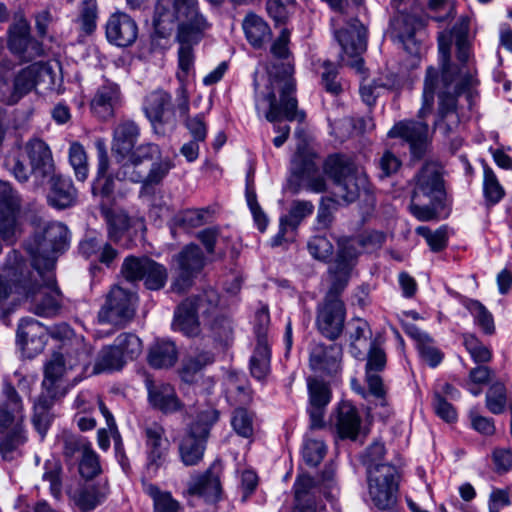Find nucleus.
Here are the masks:
<instances>
[{"label":"nucleus","instance_id":"39","mask_svg":"<svg viewBox=\"0 0 512 512\" xmlns=\"http://www.w3.org/2000/svg\"><path fill=\"white\" fill-rule=\"evenodd\" d=\"M353 163L344 155H330L324 162V173L335 183L344 185L351 172H353Z\"/></svg>","mask_w":512,"mask_h":512},{"label":"nucleus","instance_id":"46","mask_svg":"<svg viewBox=\"0 0 512 512\" xmlns=\"http://www.w3.org/2000/svg\"><path fill=\"white\" fill-rule=\"evenodd\" d=\"M143 490L153 500V512H179L180 504L170 492L161 491L150 483H144Z\"/></svg>","mask_w":512,"mask_h":512},{"label":"nucleus","instance_id":"32","mask_svg":"<svg viewBox=\"0 0 512 512\" xmlns=\"http://www.w3.org/2000/svg\"><path fill=\"white\" fill-rule=\"evenodd\" d=\"M417 196V194H414ZM445 194L435 195L430 198L429 204H417L416 197H413L410 205L411 213L421 221H430L433 219H444L448 217L450 209L447 204Z\"/></svg>","mask_w":512,"mask_h":512},{"label":"nucleus","instance_id":"55","mask_svg":"<svg viewBox=\"0 0 512 512\" xmlns=\"http://www.w3.org/2000/svg\"><path fill=\"white\" fill-rule=\"evenodd\" d=\"M416 233L425 238L430 249L434 252L441 251L447 245L448 237L445 227H440L435 231H431L426 226L416 228Z\"/></svg>","mask_w":512,"mask_h":512},{"label":"nucleus","instance_id":"63","mask_svg":"<svg viewBox=\"0 0 512 512\" xmlns=\"http://www.w3.org/2000/svg\"><path fill=\"white\" fill-rule=\"evenodd\" d=\"M295 0H267L266 9L269 16L278 24H284L289 18L290 8Z\"/></svg>","mask_w":512,"mask_h":512},{"label":"nucleus","instance_id":"36","mask_svg":"<svg viewBox=\"0 0 512 512\" xmlns=\"http://www.w3.org/2000/svg\"><path fill=\"white\" fill-rule=\"evenodd\" d=\"M178 353L173 342L168 340H158L150 348L148 361L156 368H168L177 361Z\"/></svg>","mask_w":512,"mask_h":512},{"label":"nucleus","instance_id":"29","mask_svg":"<svg viewBox=\"0 0 512 512\" xmlns=\"http://www.w3.org/2000/svg\"><path fill=\"white\" fill-rule=\"evenodd\" d=\"M18 200L14 194H0V236L12 242L18 231Z\"/></svg>","mask_w":512,"mask_h":512},{"label":"nucleus","instance_id":"28","mask_svg":"<svg viewBox=\"0 0 512 512\" xmlns=\"http://www.w3.org/2000/svg\"><path fill=\"white\" fill-rule=\"evenodd\" d=\"M331 422L340 438L355 439L359 433L361 419L351 403L341 402Z\"/></svg>","mask_w":512,"mask_h":512},{"label":"nucleus","instance_id":"64","mask_svg":"<svg viewBox=\"0 0 512 512\" xmlns=\"http://www.w3.org/2000/svg\"><path fill=\"white\" fill-rule=\"evenodd\" d=\"M207 213L204 210L191 209L177 215L175 222L185 230L193 229L206 222Z\"/></svg>","mask_w":512,"mask_h":512},{"label":"nucleus","instance_id":"27","mask_svg":"<svg viewBox=\"0 0 512 512\" xmlns=\"http://www.w3.org/2000/svg\"><path fill=\"white\" fill-rule=\"evenodd\" d=\"M200 301L187 299L177 308L172 327L175 331H180L188 337H194L199 334L200 327L197 319V311L200 309Z\"/></svg>","mask_w":512,"mask_h":512},{"label":"nucleus","instance_id":"17","mask_svg":"<svg viewBox=\"0 0 512 512\" xmlns=\"http://www.w3.org/2000/svg\"><path fill=\"white\" fill-rule=\"evenodd\" d=\"M136 295L122 287L111 289L105 305L98 314L100 323L122 324L131 319L135 312Z\"/></svg>","mask_w":512,"mask_h":512},{"label":"nucleus","instance_id":"41","mask_svg":"<svg viewBox=\"0 0 512 512\" xmlns=\"http://www.w3.org/2000/svg\"><path fill=\"white\" fill-rule=\"evenodd\" d=\"M127 363L121 356V352L116 348L114 342L110 346H105L99 352L96 359L93 373L113 372L121 370Z\"/></svg>","mask_w":512,"mask_h":512},{"label":"nucleus","instance_id":"7","mask_svg":"<svg viewBox=\"0 0 512 512\" xmlns=\"http://www.w3.org/2000/svg\"><path fill=\"white\" fill-rule=\"evenodd\" d=\"M88 362L89 352L87 350L54 353L45 364L42 382L45 393L51 399L63 396L69 386H73L81 380V375Z\"/></svg>","mask_w":512,"mask_h":512},{"label":"nucleus","instance_id":"38","mask_svg":"<svg viewBox=\"0 0 512 512\" xmlns=\"http://www.w3.org/2000/svg\"><path fill=\"white\" fill-rule=\"evenodd\" d=\"M357 194H327L322 197L321 206L317 214L319 228H326L331 223L332 210L356 200Z\"/></svg>","mask_w":512,"mask_h":512},{"label":"nucleus","instance_id":"22","mask_svg":"<svg viewBox=\"0 0 512 512\" xmlns=\"http://www.w3.org/2000/svg\"><path fill=\"white\" fill-rule=\"evenodd\" d=\"M138 36L136 22L125 13H115L107 21L106 37L108 41L119 47L132 45Z\"/></svg>","mask_w":512,"mask_h":512},{"label":"nucleus","instance_id":"54","mask_svg":"<svg viewBox=\"0 0 512 512\" xmlns=\"http://www.w3.org/2000/svg\"><path fill=\"white\" fill-rule=\"evenodd\" d=\"M61 465L56 460H47L44 464V473L42 479L49 483L50 492L55 498L61 496Z\"/></svg>","mask_w":512,"mask_h":512},{"label":"nucleus","instance_id":"24","mask_svg":"<svg viewBox=\"0 0 512 512\" xmlns=\"http://www.w3.org/2000/svg\"><path fill=\"white\" fill-rule=\"evenodd\" d=\"M140 136V127L132 120H123L113 131L112 152L117 160L123 161L135 147Z\"/></svg>","mask_w":512,"mask_h":512},{"label":"nucleus","instance_id":"25","mask_svg":"<svg viewBox=\"0 0 512 512\" xmlns=\"http://www.w3.org/2000/svg\"><path fill=\"white\" fill-rule=\"evenodd\" d=\"M308 391L311 427L320 428L323 426L324 409L331 400V391L325 383L317 379L308 380Z\"/></svg>","mask_w":512,"mask_h":512},{"label":"nucleus","instance_id":"51","mask_svg":"<svg viewBox=\"0 0 512 512\" xmlns=\"http://www.w3.org/2000/svg\"><path fill=\"white\" fill-rule=\"evenodd\" d=\"M114 341L126 363L136 359L142 353V342L133 333H121Z\"/></svg>","mask_w":512,"mask_h":512},{"label":"nucleus","instance_id":"4","mask_svg":"<svg viewBox=\"0 0 512 512\" xmlns=\"http://www.w3.org/2000/svg\"><path fill=\"white\" fill-rule=\"evenodd\" d=\"M334 264L330 267L331 287L322 304L318 306L316 325L322 335L336 339L344 328L345 307L339 298L345 288L362 243L356 238L341 239Z\"/></svg>","mask_w":512,"mask_h":512},{"label":"nucleus","instance_id":"43","mask_svg":"<svg viewBox=\"0 0 512 512\" xmlns=\"http://www.w3.org/2000/svg\"><path fill=\"white\" fill-rule=\"evenodd\" d=\"M411 337L416 341V346L421 358L431 367H436L443 359L442 353L433 345L432 339L423 331L411 328Z\"/></svg>","mask_w":512,"mask_h":512},{"label":"nucleus","instance_id":"1","mask_svg":"<svg viewBox=\"0 0 512 512\" xmlns=\"http://www.w3.org/2000/svg\"><path fill=\"white\" fill-rule=\"evenodd\" d=\"M470 22V17L461 16L451 31L459 65L450 62L449 45L444 47L440 43L441 72L434 67H428L426 70L419 115L423 117L433 110L434 96L437 93L438 108L434 128H438L446 137L453 134L460 124L458 97L469 90L475 82L473 72L468 66L473 58L472 41L469 38Z\"/></svg>","mask_w":512,"mask_h":512},{"label":"nucleus","instance_id":"8","mask_svg":"<svg viewBox=\"0 0 512 512\" xmlns=\"http://www.w3.org/2000/svg\"><path fill=\"white\" fill-rule=\"evenodd\" d=\"M23 421L22 402L15 389L6 385L0 398V433L6 434L0 441V454L4 460L14 459L18 448L26 441Z\"/></svg>","mask_w":512,"mask_h":512},{"label":"nucleus","instance_id":"2","mask_svg":"<svg viewBox=\"0 0 512 512\" xmlns=\"http://www.w3.org/2000/svg\"><path fill=\"white\" fill-rule=\"evenodd\" d=\"M291 32L282 28L278 37L271 45L272 55L286 62L281 65L274 64L269 71V83L265 91L260 89L258 73H254L253 86L255 92V106L257 111L265 110V118L269 122L281 119L288 121H303L305 114L297 111L296 82L293 78L294 65L289 60L291 52L289 49Z\"/></svg>","mask_w":512,"mask_h":512},{"label":"nucleus","instance_id":"11","mask_svg":"<svg viewBox=\"0 0 512 512\" xmlns=\"http://www.w3.org/2000/svg\"><path fill=\"white\" fill-rule=\"evenodd\" d=\"M7 48L21 62H31L44 55L43 43L31 34V26L23 11L14 14L7 29Z\"/></svg>","mask_w":512,"mask_h":512},{"label":"nucleus","instance_id":"34","mask_svg":"<svg viewBox=\"0 0 512 512\" xmlns=\"http://www.w3.org/2000/svg\"><path fill=\"white\" fill-rule=\"evenodd\" d=\"M243 30L247 41L254 48H261L272 35L269 25L259 16L248 14L243 20Z\"/></svg>","mask_w":512,"mask_h":512},{"label":"nucleus","instance_id":"21","mask_svg":"<svg viewBox=\"0 0 512 512\" xmlns=\"http://www.w3.org/2000/svg\"><path fill=\"white\" fill-rule=\"evenodd\" d=\"M97 175L92 184V192H113L120 190L119 185L131 176L130 167L124 164L115 174L109 173V157L103 145H99Z\"/></svg>","mask_w":512,"mask_h":512},{"label":"nucleus","instance_id":"18","mask_svg":"<svg viewBox=\"0 0 512 512\" xmlns=\"http://www.w3.org/2000/svg\"><path fill=\"white\" fill-rule=\"evenodd\" d=\"M206 264V257L199 246L189 244L173 257L172 267L179 279L173 284L175 290H182L192 277L198 274Z\"/></svg>","mask_w":512,"mask_h":512},{"label":"nucleus","instance_id":"53","mask_svg":"<svg viewBox=\"0 0 512 512\" xmlns=\"http://www.w3.org/2000/svg\"><path fill=\"white\" fill-rule=\"evenodd\" d=\"M160 148L154 143H144L131 150V153L127 155L126 159L129 164L126 166L130 167V171H136L135 168L143 161L153 160L160 156Z\"/></svg>","mask_w":512,"mask_h":512},{"label":"nucleus","instance_id":"33","mask_svg":"<svg viewBox=\"0 0 512 512\" xmlns=\"http://www.w3.org/2000/svg\"><path fill=\"white\" fill-rule=\"evenodd\" d=\"M171 100V95L161 89L151 92L145 98L143 110L154 127L164 122V114L169 110Z\"/></svg>","mask_w":512,"mask_h":512},{"label":"nucleus","instance_id":"10","mask_svg":"<svg viewBox=\"0 0 512 512\" xmlns=\"http://www.w3.org/2000/svg\"><path fill=\"white\" fill-rule=\"evenodd\" d=\"M398 473L392 464H382L367 471V497L365 501L379 510L390 509L396 501Z\"/></svg>","mask_w":512,"mask_h":512},{"label":"nucleus","instance_id":"26","mask_svg":"<svg viewBox=\"0 0 512 512\" xmlns=\"http://www.w3.org/2000/svg\"><path fill=\"white\" fill-rule=\"evenodd\" d=\"M164 434V429L158 424L145 429L148 466L158 468L164 463L169 448V441Z\"/></svg>","mask_w":512,"mask_h":512},{"label":"nucleus","instance_id":"50","mask_svg":"<svg viewBox=\"0 0 512 512\" xmlns=\"http://www.w3.org/2000/svg\"><path fill=\"white\" fill-rule=\"evenodd\" d=\"M69 162L77 180L84 182L89 175V165L86 151L79 142H73L70 145Z\"/></svg>","mask_w":512,"mask_h":512},{"label":"nucleus","instance_id":"40","mask_svg":"<svg viewBox=\"0 0 512 512\" xmlns=\"http://www.w3.org/2000/svg\"><path fill=\"white\" fill-rule=\"evenodd\" d=\"M173 164L169 159L153 163L149 173L144 176L137 171H131L129 180L135 183H142L144 189H152L159 185L167 176Z\"/></svg>","mask_w":512,"mask_h":512},{"label":"nucleus","instance_id":"48","mask_svg":"<svg viewBox=\"0 0 512 512\" xmlns=\"http://www.w3.org/2000/svg\"><path fill=\"white\" fill-rule=\"evenodd\" d=\"M109 229V237L117 241L129 226V219L125 212L114 208L101 207Z\"/></svg>","mask_w":512,"mask_h":512},{"label":"nucleus","instance_id":"12","mask_svg":"<svg viewBox=\"0 0 512 512\" xmlns=\"http://www.w3.org/2000/svg\"><path fill=\"white\" fill-rule=\"evenodd\" d=\"M69 233L65 225L59 222H51L44 228L42 235H36L31 242L27 244V251L32 257V264L35 269L44 268V262L47 257L53 259L55 266L58 252L64 251L68 247Z\"/></svg>","mask_w":512,"mask_h":512},{"label":"nucleus","instance_id":"44","mask_svg":"<svg viewBox=\"0 0 512 512\" xmlns=\"http://www.w3.org/2000/svg\"><path fill=\"white\" fill-rule=\"evenodd\" d=\"M313 488L314 480L310 476L301 475L297 478L294 484L296 505L293 512H316L310 498Z\"/></svg>","mask_w":512,"mask_h":512},{"label":"nucleus","instance_id":"62","mask_svg":"<svg viewBox=\"0 0 512 512\" xmlns=\"http://www.w3.org/2000/svg\"><path fill=\"white\" fill-rule=\"evenodd\" d=\"M80 474L87 479L93 478L100 472V463L97 454L87 446L82 451V459L79 464Z\"/></svg>","mask_w":512,"mask_h":512},{"label":"nucleus","instance_id":"30","mask_svg":"<svg viewBox=\"0 0 512 512\" xmlns=\"http://www.w3.org/2000/svg\"><path fill=\"white\" fill-rule=\"evenodd\" d=\"M148 400L152 407L163 413H175L183 407L175 389L169 384H149Z\"/></svg>","mask_w":512,"mask_h":512},{"label":"nucleus","instance_id":"37","mask_svg":"<svg viewBox=\"0 0 512 512\" xmlns=\"http://www.w3.org/2000/svg\"><path fill=\"white\" fill-rule=\"evenodd\" d=\"M190 494L204 497L207 501H215L221 492L219 476L209 470L195 479L188 489Z\"/></svg>","mask_w":512,"mask_h":512},{"label":"nucleus","instance_id":"47","mask_svg":"<svg viewBox=\"0 0 512 512\" xmlns=\"http://www.w3.org/2000/svg\"><path fill=\"white\" fill-rule=\"evenodd\" d=\"M25 151L30 160L32 170L43 169L52 161L51 151L48 145L41 139L29 140L25 145Z\"/></svg>","mask_w":512,"mask_h":512},{"label":"nucleus","instance_id":"42","mask_svg":"<svg viewBox=\"0 0 512 512\" xmlns=\"http://www.w3.org/2000/svg\"><path fill=\"white\" fill-rule=\"evenodd\" d=\"M127 363L121 356V352L116 348L114 342L110 346H105L99 352L96 359L93 373L113 372L121 370Z\"/></svg>","mask_w":512,"mask_h":512},{"label":"nucleus","instance_id":"9","mask_svg":"<svg viewBox=\"0 0 512 512\" xmlns=\"http://www.w3.org/2000/svg\"><path fill=\"white\" fill-rule=\"evenodd\" d=\"M217 420L218 412L214 408L208 407L199 412L196 421L181 438L179 454L186 466L196 465L202 460L210 427Z\"/></svg>","mask_w":512,"mask_h":512},{"label":"nucleus","instance_id":"5","mask_svg":"<svg viewBox=\"0 0 512 512\" xmlns=\"http://www.w3.org/2000/svg\"><path fill=\"white\" fill-rule=\"evenodd\" d=\"M36 274L20 277L12 267L0 272V299L13 292L29 303V309L40 316L55 314L61 305L62 295L53 272V259L47 257L44 268L35 269Z\"/></svg>","mask_w":512,"mask_h":512},{"label":"nucleus","instance_id":"52","mask_svg":"<svg viewBox=\"0 0 512 512\" xmlns=\"http://www.w3.org/2000/svg\"><path fill=\"white\" fill-rule=\"evenodd\" d=\"M98 18L96 0H82L79 6L77 22L85 34H91L96 28Z\"/></svg>","mask_w":512,"mask_h":512},{"label":"nucleus","instance_id":"19","mask_svg":"<svg viewBox=\"0 0 512 512\" xmlns=\"http://www.w3.org/2000/svg\"><path fill=\"white\" fill-rule=\"evenodd\" d=\"M123 94L120 85L107 78H103L91 99L90 109L94 115L107 120L115 115V111L122 106Z\"/></svg>","mask_w":512,"mask_h":512},{"label":"nucleus","instance_id":"59","mask_svg":"<svg viewBox=\"0 0 512 512\" xmlns=\"http://www.w3.org/2000/svg\"><path fill=\"white\" fill-rule=\"evenodd\" d=\"M469 311L474 317L476 325H478L485 333L492 334L494 332V321L492 314L478 301H472L469 305Z\"/></svg>","mask_w":512,"mask_h":512},{"label":"nucleus","instance_id":"58","mask_svg":"<svg viewBox=\"0 0 512 512\" xmlns=\"http://www.w3.org/2000/svg\"><path fill=\"white\" fill-rule=\"evenodd\" d=\"M231 424L235 432L245 438H249L253 434V417L243 408L234 411Z\"/></svg>","mask_w":512,"mask_h":512},{"label":"nucleus","instance_id":"16","mask_svg":"<svg viewBox=\"0 0 512 512\" xmlns=\"http://www.w3.org/2000/svg\"><path fill=\"white\" fill-rule=\"evenodd\" d=\"M122 273L131 281L143 279L146 287L151 290L164 287L168 277L165 266L149 258H126Z\"/></svg>","mask_w":512,"mask_h":512},{"label":"nucleus","instance_id":"3","mask_svg":"<svg viewBox=\"0 0 512 512\" xmlns=\"http://www.w3.org/2000/svg\"><path fill=\"white\" fill-rule=\"evenodd\" d=\"M175 26L178 29L177 40L180 43V71L177 72V79L185 82L194 64L192 45L202 39L210 24L200 12L197 0H158L154 16L156 32L165 38Z\"/></svg>","mask_w":512,"mask_h":512},{"label":"nucleus","instance_id":"20","mask_svg":"<svg viewBox=\"0 0 512 512\" xmlns=\"http://www.w3.org/2000/svg\"><path fill=\"white\" fill-rule=\"evenodd\" d=\"M48 340V330L33 318H24L18 324L16 341L22 353L32 358L41 353Z\"/></svg>","mask_w":512,"mask_h":512},{"label":"nucleus","instance_id":"60","mask_svg":"<svg viewBox=\"0 0 512 512\" xmlns=\"http://www.w3.org/2000/svg\"><path fill=\"white\" fill-rule=\"evenodd\" d=\"M213 362V356L210 352L202 351L199 353L191 354L186 359L183 366V378L189 381V375L197 373L206 365Z\"/></svg>","mask_w":512,"mask_h":512},{"label":"nucleus","instance_id":"13","mask_svg":"<svg viewBox=\"0 0 512 512\" xmlns=\"http://www.w3.org/2000/svg\"><path fill=\"white\" fill-rule=\"evenodd\" d=\"M51 68L44 62H34L19 70L10 86L5 79L0 78V102L14 105L30 93L45 77L51 78Z\"/></svg>","mask_w":512,"mask_h":512},{"label":"nucleus","instance_id":"61","mask_svg":"<svg viewBox=\"0 0 512 512\" xmlns=\"http://www.w3.org/2000/svg\"><path fill=\"white\" fill-rule=\"evenodd\" d=\"M56 444L62 449L66 457H72L76 451L79 449L83 451L88 446L82 439L66 430H63L57 436Z\"/></svg>","mask_w":512,"mask_h":512},{"label":"nucleus","instance_id":"35","mask_svg":"<svg viewBox=\"0 0 512 512\" xmlns=\"http://www.w3.org/2000/svg\"><path fill=\"white\" fill-rule=\"evenodd\" d=\"M486 408L495 415L502 414L507 408H512L511 391L501 381L490 385L485 397Z\"/></svg>","mask_w":512,"mask_h":512},{"label":"nucleus","instance_id":"56","mask_svg":"<svg viewBox=\"0 0 512 512\" xmlns=\"http://www.w3.org/2000/svg\"><path fill=\"white\" fill-rule=\"evenodd\" d=\"M326 453V446L321 440L306 438L303 445L302 455L304 461L311 465H318Z\"/></svg>","mask_w":512,"mask_h":512},{"label":"nucleus","instance_id":"14","mask_svg":"<svg viewBox=\"0 0 512 512\" xmlns=\"http://www.w3.org/2000/svg\"><path fill=\"white\" fill-rule=\"evenodd\" d=\"M418 118L420 120H402L394 124L389 130L388 137L399 138L409 145V151L413 160L424 158L431 145L432 135L429 125L423 119L429 115Z\"/></svg>","mask_w":512,"mask_h":512},{"label":"nucleus","instance_id":"6","mask_svg":"<svg viewBox=\"0 0 512 512\" xmlns=\"http://www.w3.org/2000/svg\"><path fill=\"white\" fill-rule=\"evenodd\" d=\"M334 37L341 47L338 63L323 62L320 83L327 93L337 96L343 91L338 80L339 67L348 66L360 74L365 72L362 54L367 49V29L358 19H351L344 27L334 29Z\"/></svg>","mask_w":512,"mask_h":512},{"label":"nucleus","instance_id":"31","mask_svg":"<svg viewBox=\"0 0 512 512\" xmlns=\"http://www.w3.org/2000/svg\"><path fill=\"white\" fill-rule=\"evenodd\" d=\"M415 188L421 192H446L447 183L443 169L434 163H426L414 176Z\"/></svg>","mask_w":512,"mask_h":512},{"label":"nucleus","instance_id":"57","mask_svg":"<svg viewBox=\"0 0 512 512\" xmlns=\"http://www.w3.org/2000/svg\"><path fill=\"white\" fill-rule=\"evenodd\" d=\"M313 212V205L307 201H299L294 202L288 215L282 216L284 218L285 224L295 230L297 229L300 222L311 215Z\"/></svg>","mask_w":512,"mask_h":512},{"label":"nucleus","instance_id":"45","mask_svg":"<svg viewBox=\"0 0 512 512\" xmlns=\"http://www.w3.org/2000/svg\"><path fill=\"white\" fill-rule=\"evenodd\" d=\"M251 374L257 380L264 379L270 371V347L269 342L263 339L256 344L250 359Z\"/></svg>","mask_w":512,"mask_h":512},{"label":"nucleus","instance_id":"49","mask_svg":"<svg viewBox=\"0 0 512 512\" xmlns=\"http://www.w3.org/2000/svg\"><path fill=\"white\" fill-rule=\"evenodd\" d=\"M52 400L53 399H51L47 394L42 395L34 405L33 424L42 439L46 435L51 424L52 418L48 410L52 404Z\"/></svg>","mask_w":512,"mask_h":512},{"label":"nucleus","instance_id":"15","mask_svg":"<svg viewBox=\"0 0 512 512\" xmlns=\"http://www.w3.org/2000/svg\"><path fill=\"white\" fill-rule=\"evenodd\" d=\"M288 187L297 192L299 190H311L312 192H325V178L319 174L313 159L304 153L297 152L290 166Z\"/></svg>","mask_w":512,"mask_h":512},{"label":"nucleus","instance_id":"23","mask_svg":"<svg viewBox=\"0 0 512 512\" xmlns=\"http://www.w3.org/2000/svg\"><path fill=\"white\" fill-rule=\"evenodd\" d=\"M342 349L337 344H315L310 351L309 364L313 371L335 374L341 368Z\"/></svg>","mask_w":512,"mask_h":512}]
</instances>
